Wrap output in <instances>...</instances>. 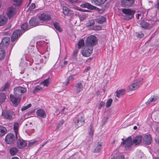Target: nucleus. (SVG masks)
<instances>
[{"label":"nucleus","instance_id":"ddd939ff","mask_svg":"<svg viewBox=\"0 0 159 159\" xmlns=\"http://www.w3.org/2000/svg\"><path fill=\"white\" fill-rule=\"evenodd\" d=\"M134 2V0H121V5L124 7H129L133 4Z\"/></svg>","mask_w":159,"mask_h":159},{"label":"nucleus","instance_id":"473e14b6","mask_svg":"<svg viewBox=\"0 0 159 159\" xmlns=\"http://www.w3.org/2000/svg\"><path fill=\"white\" fill-rule=\"evenodd\" d=\"M6 55L5 50L2 48H0V60L4 59Z\"/></svg>","mask_w":159,"mask_h":159},{"label":"nucleus","instance_id":"5701e85b","mask_svg":"<svg viewBox=\"0 0 159 159\" xmlns=\"http://www.w3.org/2000/svg\"><path fill=\"white\" fill-rule=\"evenodd\" d=\"M139 23L142 28L144 29H148L149 27V23L143 20L141 21H139Z\"/></svg>","mask_w":159,"mask_h":159},{"label":"nucleus","instance_id":"5fc2aeb1","mask_svg":"<svg viewBox=\"0 0 159 159\" xmlns=\"http://www.w3.org/2000/svg\"><path fill=\"white\" fill-rule=\"evenodd\" d=\"M118 157L119 159H124L125 158L124 155L122 154H119Z\"/></svg>","mask_w":159,"mask_h":159},{"label":"nucleus","instance_id":"b1692460","mask_svg":"<svg viewBox=\"0 0 159 159\" xmlns=\"http://www.w3.org/2000/svg\"><path fill=\"white\" fill-rule=\"evenodd\" d=\"M107 0H92V3L97 6L103 4Z\"/></svg>","mask_w":159,"mask_h":159},{"label":"nucleus","instance_id":"8fccbe9b","mask_svg":"<svg viewBox=\"0 0 159 159\" xmlns=\"http://www.w3.org/2000/svg\"><path fill=\"white\" fill-rule=\"evenodd\" d=\"M101 29V27L100 26L95 25L93 27V30H100Z\"/></svg>","mask_w":159,"mask_h":159},{"label":"nucleus","instance_id":"39448f33","mask_svg":"<svg viewBox=\"0 0 159 159\" xmlns=\"http://www.w3.org/2000/svg\"><path fill=\"white\" fill-rule=\"evenodd\" d=\"M38 18L40 22L43 25V23H46L51 19V16L46 13H41L38 15Z\"/></svg>","mask_w":159,"mask_h":159},{"label":"nucleus","instance_id":"2f4dec72","mask_svg":"<svg viewBox=\"0 0 159 159\" xmlns=\"http://www.w3.org/2000/svg\"><path fill=\"white\" fill-rule=\"evenodd\" d=\"M19 124L17 123H14V130L16 134V138H18V130Z\"/></svg>","mask_w":159,"mask_h":159},{"label":"nucleus","instance_id":"c03bdc74","mask_svg":"<svg viewBox=\"0 0 159 159\" xmlns=\"http://www.w3.org/2000/svg\"><path fill=\"white\" fill-rule=\"evenodd\" d=\"M14 2V4L16 6H19L20 5L22 0H13Z\"/></svg>","mask_w":159,"mask_h":159},{"label":"nucleus","instance_id":"ea45409f","mask_svg":"<svg viewBox=\"0 0 159 159\" xmlns=\"http://www.w3.org/2000/svg\"><path fill=\"white\" fill-rule=\"evenodd\" d=\"M53 25L55 28L59 31L61 32L62 31L61 29L60 26L59 24L57 22H55L53 23Z\"/></svg>","mask_w":159,"mask_h":159},{"label":"nucleus","instance_id":"7c9ffc66","mask_svg":"<svg viewBox=\"0 0 159 159\" xmlns=\"http://www.w3.org/2000/svg\"><path fill=\"white\" fill-rule=\"evenodd\" d=\"M76 76V75L74 74L69 76L67 78V81L65 82V85L68 84L71 81H72L74 79L75 77Z\"/></svg>","mask_w":159,"mask_h":159},{"label":"nucleus","instance_id":"de8ad7c7","mask_svg":"<svg viewBox=\"0 0 159 159\" xmlns=\"http://www.w3.org/2000/svg\"><path fill=\"white\" fill-rule=\"evenodd\" d=\"M38 144V142L36 141L30 142L28 144V146L30 147H32L33 146L36 145Z\"/></svg>","mask_w":159,"mask_h":159},{"label":"nucleus","instance_id":"412c9836","mask_svg":"<svg viewBox=\"0 0 159 159\" xmlns=\"http://www.w3.org/2000/svg\"><path fill=\"white\" fill-rule=\"evenodd\" d=\"M36 113L38 116L42 118H45L46 117L47 115L45 112L42 109L38 110Z\"/></svg>","mask_w":159,"mask_h":159},{"label":"nucleus","instance_id":"c756f323","mask_svg":"<svg viewBox=\"0 0 159 159\" xmlns=\"http://www.w3.org/2000/svg\"><path fill=\"white\" fill-rule=\"evenodd\" d=\"M7 132L6 128L3 126H0V136L4 135Z\"/></svg>","mask_w":159,"mask_h":159},{"label":"nucleus","instance_id":"f3484780","mask_svg":"<svg viewBox=\"0 0 159 159\" xmlns=\"http://www.w3.org/2000/svg\"><path fill=\"white\" fill-rule=\"evenodd\" d=\"M10 98L11 102L15 106L18 105L20 102V99L19 98L15 97L12 95H10Z\"/></svg>","mask_w":159,"mask_h":159},{"label":"nucleus","instance_id":"338daca9","mask_svg":"<svg viewBox=\"0 0 159 159\" xmlns=\"http://www.w3.org/2000/svg\"><path fill=\"white\" fill-rule=\"evenodd\" d=\"M92 21V24H90L89 25V26H91L94 24V21Z\"/></svg>","mask_w":159,"mask_h":159},{"label":"nucleus","instance_id":"a19ab883","mask_svg":"<svg viewBox=\"0 0 159 159\" xmlns=\"http://www.w3.org/2000/svg\"><path fill=\"white\" fill-rule=\"evenodd\" d=\"M84 45V41L83 39H81L78 42V48H80Z\"/></svg>","mask_w":159,"mask_h":159},{"label":"nucleus","instance_id":"f257e3e1","mask_svg":"<svg viewBox=\"0 0 159 159\" xmlns=\"http://www.w3.org/2000/svg\"><path fill=\"white\" fill-rule=\"evenodd\" d=\"M142 136L141 135H139L136 137L133 141H132L131 137L129 136L125 140H124V139H122L123 141L121 143V145L125 144V148L127 150L133 144L135 145L139 144L142 142Z\"/></svg>","mask_w":159,"mask_h":159},{"label":"nucleus","instance_id":"a18cd8bd","mask_svg":"<svg viewBox=\"0 0 159 159\" xmlns=\"http://www.w3.org/2000/svg\"><path fill=\"white\" fill-rule=\"evenodd\" d=\"M21 28L22 30H28L27 23H25L24 24L21 26Z\"/></svg>","mask_w":159,"mask_h":159},{"label":"nucleus","instance_id":"680f3d73","mask_svg":"<svg viewBox=\"0 0 159 159\" xmlns=\"http://www.w3.org/2000/svg\"><path fill=\"white\" fill-rule=\"evenodd\" d=\"M156 7L159 9V0H157V3L156 5Z\"/></svg>","mask_w":159,"mask_h":159},{"label":"nucleus","instance_id":"423d86ee","mask_svg":"<svg viewBox=\"0 0 159 159\" xmlns=\"http://www.w3.org/2000/svg\"><path fill=\"white\" fill-rule=\"evenodd\" d=\"M93 50L92 47H87L85 45L82 50L81 53L83 56L88 57L90 56L92 53Z\"/></svg>","mask_w":159,"mask_h":159},{"label":"nucleus","instance_id":"6e6552de","mask_svg":"<svg viewBox=\"0 0 159 159\" xmlns=\"http://www.w3.org/2000/svg\"><path fill=\"white\" fill-rule=\"evenodd\" d=\"M143 79L140 80L135 81L129 86V89L131 91L134 90L138 88L142 83Z\"/></svg>","mask_w":159,"mask_h":159},{"label":"nucleus","instance_id":"dca6fc26","mask_svg":"<svg viewBox=\"0 0 159 159\" xmlns=\"http://www.w3.org/2000/svg\"><path fill=\"white\" fill-rule=\"evenodd\" d=\"M27 143L22 139H19L17 142V146L19 148H22L27 145Z\"/></svg>","mask_w":159,"mask_h":159},{"label":"nucleus","instance_id":"69168bd1","mask_svg":"<svg viewBox=\"0 0 159 159\" xmlns=\"http://www.w3.org/2000/svg\"><path fill=\"white\" fill-rule=\"evenodd\" d=\"M11 159H19V158L16 157H12Z\"/></svg>","mask_w":159,"mask_h":159},{"label":"nucleus","instance_id":"2eb2a0df","mask_svg":"<svg viewBox=\"0 0 159 159\" xmlns=\"http://www.w3.org/2000/svg\"><path fill=\"white\" fill-rule=\"evenodd\" d=\"M10 40V38L5 37L2 40L1 42L0 43V46L2 47H7L9 44Z\"/></svg>","mask_w":159,"mask_h":159},{"label":"nucleus","instance_id":"f8f14e48","mask_svg":"<svg viewBox=\"0 0 159 159\" xmlns=\"http://www.w3.org/2000/svg\"><path fill=\"white\" fill-rule=\"evenodd\" d=\"M29 25L30 26H35L39 25H42V23L40 22L39 18L35 17L32 18L29 21Z\"/></svg>","mask_w":159,"mask_h":159},{"label":"nucleus","instance_id":"a211bd4d","mask_svg":"<svg viewBox=\"0 0 159 159\" xmlns=\"http://www.w3.org/2000/svg\"><path fill=\"white\" fill-rule=\"evenodd\" d=\"M42 56L40 55L39 56V57L40 56L42 57V58L41 59L40 62L42 63L45 64L48 58L49 54L48 52H45L44 54H42Z\"/></svg>","mask_w":159,"mask_h":159},{"label":"nucleus","instance_id":"1a4fd4ad","mask_svg":"<svg viewBox=\"0 0 159 159\" xmlns=\"http://www.w3.org/2000/svg\"><path fill=\"white\" fill-rule=\"evenodd\" d=\"M26 91L25 88L21 87H17L14 89V94L17 96L22 95L23 93H25Z\"/></svg>","mask_w":159,"mask_h":159},{"label":"nucleus","instance_id":"58836bf2","mask_svg":"<svg viewBox=\"0 0 159 159\" xmlns=\"http://www.w3.org/2000/svg\"><path fill=\"white\" fill-rule=\"evenodd\" d=\"M43 88L42 86L40 84L39 85L36 86L34 88V92H37L41 90Z\"/></svg>","mask_w":159,"mask_h":159},{"label":"nucleus","instance_id":"4c0bfd02","mask_svg":"<svg viewBox=\"0 0 159 159\" xmlns=\"http://www.w3.org/2000/svg\"><path fill=\"white\" fill-rule=\"evenodd\" d=\"M6 96L4 93H0V103H2L5 101Z\"/></svg>","mask_w":159,"mask_h":159},{"label":"nucleus","instance_id":"37998d69","mask_svg":"<svg viewBox=\"0 0 159 159\" xmlns=\"http://www.w3.org/2000/svg\"><path fill=\"white\" fill-rule=\"evenodd\" d=\"M112 99L111 98L109 99L106 102V107H110L111 104Z\"/></svg>","mask_w":159,"mask_h":159},{"label":"nucleus","instance_id":"4d7b16f0","mask_svg":"<svg viewBox=\"0 0 159 159\" xmlns=\"http://www.w3.org/2000/svg\"><path fill=\"white\" fill-rule=\"evenodd\" d=\"M71 3L73 4H75L77 2V0H68Z\"/></svg>","mask_w":159,"mask_h":159},{"label":"nucleus","instance_id":"4be33fe9","mask_svg":"<svg viewBox=\"0 0 159 159\" xmlns=\"http://www.w3.org/2000/svg\"><path fill=\"white\" fill-rule=\"evenodd\" d=\"M75 87L76 88V91L77 93H79L83 89V85L82 83L78 82L75 84Z\"/></svg>","mask_w":159,"mask_h":159},{"label":"nucleus","instance_id":"603ef678","mask_svg":"<svg viewBox=\"0 0 159 159\" xmlns=\"http://www.w3.org/2000/svg\"><path fill=\"white\" fill-rule=\"evenodd\" d=\"M144 36V34L141 32H140L137 33V36L139 38L143 37Z\"/></svg>","mask_w":159,"mask_h":159},{"label":"nucleus","instance_id":"cd10ccee","mask_svg":"<svg viewBox=\"0 0 159 159\" xmlns=\"http://www.w3.org/2000/svg\"><path fill=\"white\" fill-rule=\"evenodd\" d=\"M96 21L99 23L102 24L106 20V18L103 16H99L97 17Z\"/></svg>","mask_w":159,"mask_h":159},{"label":"nucleus","instance_id":"a878e982","mask_svg":"<svg viewBox=\"0 0 159 159\" xmlns=\"http://www.w3.org/2000/svg\"><path fill=\"white\" fill-rule=\"evenodd\" d=\"M11 84V83L10 82H7L4 84L3 86L1 89L0 90L1 91H4L7 90L9 89Z\"/></svg>","mask_w":159,"mask_h":159},{"label":"nucleus","instance_id":"9b49d317","mask_svg":"<svg viewBox=\"0 0 159 159\" xmlns=\"http://www.w3.org/2000/svg\"><path fill=\"white\" fill-rule=\"evenodd\" d=\"M16 138L13 134L9 133L6 137L5 141L7 143L10 144L13 143Z\"/></svg>","mask_w":159,"mask_h":159},{"label":"nucleus","instance_id":"7ed1b4c3","mask_svg":"<svg viewBox=\"0 0 159 159\" xmlns=\"http://www.w3.org/2000/svg\"><path fill=\"white\" fill-rule=\"evenodd\" d=\"M74 123L75 127L76 128L82 126L84 123V116L82 114H79L75 118Z\"/></svg>","mask_w":159,"mask_h":159},{"label":"nucleus","instance_id":"774afa93","mask_svg":"<svg viewBox=\"0 0 159 159\" xmlns=\"http://www.w3.org/2000/svg\"><path fill=\"white\" fill-rule=\"evenodd\" d=\"M137 127L136 126H134L133 129H137Z\"/></svg>","mask_w":159,"mask_h":159},{"label":"nucleus","instance_id":"393cba45","mask_svg":"<svg viewBox=\"0 0 159 159\" xmlns=\"http://www.w3.org/2000/svg\"><path fill=\"white\" fill-rule=\"evenodd\" d=\"M81 7L84 8H87L91 10H94L96 8V7L88 3L82 4L81 5Z\"/></svg>","mask_w":159,"mask_h":159},{"label":"nucleus","instance_id":"3c124183","mask_svg":"<svg viewBox=\"0 0 159 159\" xmlns=\"http://www.w3.org/2000/svg\"><path fill=\"white\" fill-rule=\"evenodd\" d=\"M89 133L90 137L92 138L93 134V130L92 127L90 128V131L89 132Z\"/></svg>","mask_w":159,"mask_h":159},{"label":"nucleus","instance_id":"49530a36","mask_svg":"<svg viewBox=\"0 0 159 159\" xmlns=\"http://www.w3.org/2000/svg\"><path fill=\"white\" fill-rule=\"evenodd\" d=\"M31 106V104H29L27 105L24 106L23 107H22L21 109V110L22 111H24L30 108Z\"/></svg>","mask_w":159,"mask_h":159},{"label":"nucleus","instance_id":"052dcab7","mask_svg":"<svg viewBox=\"0 0 159 159\" xmlns=\"http://www.w3.org/2000/svg\"><path fill=\"white\" fill-rule=\"evenodd\" d=\"M67 109L65 108H64L62 110V113L64 114H66L67 112Z\"/></svg>","mask_w":159,"mask_h":159},{"label":"nucleus","instance_id":"e2e57ef3","mask_svg":"<svg viewBox=\"0 0 159 159\" xmlns=\"http://www.w3.org/2000/svg\"><path fill=\"white\" fill-rule=\"evenodd\" d=\"M73 8H74L75 9L77 10H78L79 11H84V10H83L82 9H81L80 8H79L78 7H74Z\"/></svg>","mask_w":159,"mask_h":159},{"label":"nucleus","instance_id":"20e7f679","mask_svg":"<svg viewBox=\"0 0 159 159\" xmlns=\"http://www.w3.org/2000/svg\"><path fill=\"white\" fill-rule=\"evenodd\" d=\"M97 42L96 37L94 35H91L88 37L86 40V46L92 47L96 45Z\"/></svg>","mask_w":159,"mask_h":159},{"label":"nucleus","instance_id":"9d476101","mask_svg":"<svg viewBox=\"0 0 159 159\" xmlns=\"http://www.w3.org/2000/svg\"><path fill=\"white\" fill-rule=\"evenodd\" d=\"M2 116L7 120H11L14 116V112L10 111L3 110L2 111Z\"/></svg>","mask_w":159,"mask_h":159},{"label":"nucleus","instance_id":"aec40b11","mask_svg":"<svg viewBox=\"0 0 159 159\" xmlns=\"http://www.w3.org/2000/svg\"><path fill=\"white\" fill-rule=\"evenodd\" d=\"M63 13L64 15L67 16H71L73 14V11L66 7H63Z\"/></svg>","mask_w":159,"mask_h":159},{"label":"nucleus","instance_id":"6ab92c4d","mask_svg":"<svg viewBox=\"0 0 159 159\" xmlns=\"http://www.w3.org/2000/svg\"><path fill=\"white\" fill-rule=\"evenodd\" d=\"M143 139L144 143L147 145L150 144L152 140L151 137L150 135H144Z\"/></svg>","mask_w":159,"mask_h":159},{"label":"nucleus","instance_id":"79ce46f5","mask_svg":"<svg viewBox=\"0 0 159 159\" xmlns=\"http://www.w3.org/2000/svg\"><path fill=\"white\" fill-rule=\"evenodd\" d=\"M64 123V120H60L57 125L56 127V129L58 130L61 126L63 125Z\"/></svg>","mask_w":159,"mask_h":159},{"label":"nucleus","instance_id":"13d9d810","mask_svg":"<svg viewBox=\"0 0 159 159\" xmlns=\"http://www.w3.org/2000/svg\"><path fill=\"white\" fill-rule=\"evenodd\" d=\"M90 69V67L88 66L87 67L84 71V73H85L87 72L88 70H89Z\"/></svg>","mask_w":159,"mask_h":159},{"label":"nucleus","instance_id":"bf43d9fd","mask_svg":"<svg viewBox=\"0 0 159 159\" xmlns=\"http://www.w3.org/2000/svg\"><path fill=\"white\" fill-rule=\"evenodd\" d=\"M105 104V103L104 102H101L100 103V105H99V108H100L102 106H104Z\"/></svg>","mask_w":159,"mask_h":159},{"label":"nucleus","instance_id":"c9c22d12","mask_svg":"<svg viewBox=\"0 0 159 159\" xmlns=\"http://www.w3.org/2000/svg\"><path fill=\"white\" fill-rule=\"evenodd\" d=\"M157 96H153V97L150 98L146 102V104H149L151 102H155L157 99Z\"/></svg>","mask_w":159,"mask_h":159},{"label":"nucleus","instance_id":"4468645a","mask_svg":"<svg viewBox=\"0 0 159 159\" xmlns=\"http://www.w3.org/2000/svg\"><path fill=\"white\" fill-rule=\"evenodd\" d=\"M22 34V33L20 30H16L15 31L12 35L11 41L13 42L15 41Z\"/></svg>","mask_w":159,"mask_h":159},{"label":"nucleus","instance_id":"6e6d98bb","mask_svg":"<svg viewBox=\"0 0 159 159\" xmlns=\"http://www.w3.org/2000/svg\"><path fill=\"white\" fill-rule=\"evenodd\" d=\"M68 64V61H64L63 63L61 65V68H63L65 66H66Z\"/></svg>","mask_w":159,"mask_h":159},{"label":"nucleus","instance_id":"864d4df0","mask_svg":"<svg viewBox=\"0 0 159 159\" xmlns=\"http://www.w3.org/2000/svg\"><path fill=\"white\" fill-rule=\"evenodd\" d=\"M136 18L138 19H140V17L141 18H142V16H143V14L142 13L140 12L139 13H138L136 14Z\"/></svg>","mask_w":159,"mask_h":159},{"label":"nucleus","instance_id":"c85d7f7f","mask_svg":"<svg viewBox=\"0 0 159 159\" xmlns=\"http://www.w3.org/2000/svg\"><path fill=\"white\" fill-rule=\"evenodd\" d=\"M116 96L119 98L122 95H124L125 93V89H121L117 90L116 92Z\"/></svg>","mask_w":159,"mask_h":159},{"label":"nucleus","instance_id":"e433bc0d","mask_svg":"<svg viewBox=\"0 0 159 159\" xmlns=\"http://www.w3.org/2000/svg\"><path fill=\"white\" fill-rule=\"evenodd\" d=\"M18 149L16 148H13L10 149V152L12 155H15L18 152Z\"/></svg>","mask_w":159,"mask_h":159},{"label":"nucleus","instance_id":"f704fd0d","mask_svg":"<svg viewBox=\"0 0 159 159\" xmlns=\"http://www.w3.org/2000/svg\"><path fill=\"white\" fill-rule=\"evenodd\" d=\"M40 84L43 88L45 86H48L49 84V79H47L44 80L43 81L41 82Z\"/></svg>","mask_w":159,"mask_h":159},{"label":"nucleus","instance_id":"72a5a7b5","mask_svg":"<svg viewBox=\"0 0 159 159\" xmlns=\"http://www.w3.org/2000/svg\"><path fill=\"white\" fill-rule=\"evenodd\" d=\"M102 149V145L98 143L94 148L93 152H99Z\"/></svg>","mask_w":159,"mask_h":159},{"label":"nucleus","instance_id":"f03ea898","mask_svg":"<svg viewBox=\"0 0 159 159\" xmlns=\"http://www.w3.org/2000/svg\"><path fill=\"white\" fill-rule=\"evenodd\" d=\"M122 11L125 14V15L123 16V18L125 20H129L131 19L134 17V15L135 13L134 10L130 9H123Z\"/></svg>","mask_w":159,"mask_h":159},{"label":"nucleus","instance_id":"0e129e2a","mask_svg":"<svg viewBox=\"0 0 159 159\" xmlns=\"http://www.w3.org/2000/svg\"><path fill=\"white\" fill-rule=\"evenodd\" d=\"M108 118L107 117H105L103 118L102 119V121L104 122H106Z\"/></svg>","mask_w":159,"mask_h":159},{"label":"nucleus","instance_id":"09e8293b","mask_svg":"<svg viewBox=\"0 0 159 159\" xmlns=\"http://www.w3.org/2000/svg\"><path fill=\"white\" fill-rule=\"evenodd\" d=\"M35 8V4L33 3L31 4L30 6L29 7V8L28 9V10L31 11L32 10L34 9Z\"/></svg>","mask_w":159,"mask_h":159},{"label":"nucleus","instance_id":"0eeeda50","mask_svg":"<svg viewBox=\"0 0 159 159\" xmlns=\"http://www.w3.org/2000/svg\"><path fill=\"white\" fill-rule=\"evenodd\" d=\"M16 12V10L15 7H10L7 9V15L9 18H11L15 15Z\"/></svg>","mask_w":159,"mask_h":159},{"label":"nucleus","instance_id":"bb28decb","mask_svg":"<svg viewBox=\"0 0 159 159\" xmlns=\"http://www.w3.org/2000/svg\"><path fill=\"white\" fill-rule=\"evenodd\" d=\"M7 18L4 16H0V26L5 25L7 21Z\"/></svg>","mask_w":159,"mask_h":159}]
</instances>
